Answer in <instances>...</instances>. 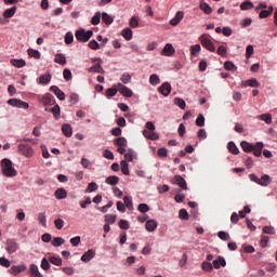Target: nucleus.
<instances>
[{"label":"nucleus","mask_w":277,"mask_h":277,"mask_svg":"<svg viewBox=\"0 0 277 277\" xmlns=\"http://www.w3.org/2000/svg\"><path fill=\"white\" fill-rule=\"evenodd\" d=\"M240 146L245 153H253L254 157H261L263 155V143L259 142L255 145L248 141H242Z\"/></svg>","instance_id":"nucleus-1"},{"label":"nucleus","mask_w":277,"mask_h":277,"mask_svg":"<svg viewBox=\"0 0 277 277\" xmlns=\"http://www.w3.org/2000/svg\"><path fill=\"white\" fill-rule=\"evenodd\" d=\"M1 168H2V174L4 176L14 177L18 172H16V169L12 166V160L4 158L1 161Z\"/></svg>","instance_id":"nucleus-2"},{"label":"nucleus","mask_w":277,"mask_h":277,"mask_svg":"<svg viewBox=\"0 0 277 277\" xmlns=\"http://www.w3.org/2000/svg\"><path fill=\"white\" fill-rule=\"evenodd\" d=\"M249 179L253 183L261 185V187H268V185H272V177L268 174H263L261 176V179H259V176H256V174L251 173V174H249Z\"/></svg>","instance_id":"nucleus-3"},{"label":"nucleus","mask_w":277,"mask_h":277,"mask_svg":"<svg viewBox=\"0 0 277 277\" xmlns=\"http://www.w3.org/2000/svg\"><path fill=\"white\" fill-rule=\"evenodd\" d=\"M146 129L147 130L143 131L144 137H146L147 140H151L153 142L159 140V134L155 132V123H153V121H148L146 123Z\"/></svg>","instance_id":"nucleus-4"},{"label":"nucleus","mask_w":277,"mask_h":277,"mask_svg":"<svg viewBox=\"0 0 277 277\" xmlns=\"http://www.w3.org/2000/svg\"><path fill=\"white\" fill-rule=\"evenodd\" d=\"M201 45L207 49V51H210L211 53H215V45L213 44V41H211V37L207 34H203L199 38Z\"/></svg>","instance_id":"nucleus-5"},{"label":"nucleus","mask_w":277,"mask_h":277,"mask_svg":"<svg viewBox=\"0 0 277 277\" xmlns=\"http://www.w3.org/2000/svg\"><path fill=\"white\" fill-rule=\"evenodd\" d=\"M17 153L29 159L34 155V147L29 144H19L17 146Z\"/></svg>","instance_id":"nucleus-6"},{"label":"nucleus","mask_w":277,"mask_h":277,"mask_svg":"<svg viewBox=\"0 0 277 277\" xmlns=\"http://www.w3.org/2000/svg\"><path fill=\"white\" fill-rule=\"evenodd\" d=\"M93 35L94 32L92 30L85 31L84 29H80L76 31V39L79 40V42H88Z\"/></svg>","instance_id":"nucleus-7"},{"label":"nucleus","mask_w":277,"mask_h":277,"mask_svg":"<svg viewBox=\"0 0 277 277\" xmlns=\"http://www.w3.org/2000/svg\"><path fill=\"white\" fill-rule=\"evenodd\" d=\"M92 67L89 68V72H98L100 75H105V69H103V60L101 58H92Z\"/></svg>","instance_id":"nucleus-8"},{"label":"nucleus","mask_w":277,"mask_h":277,"mask_svg":"<svg viewBox=\"0 0 277 277\" xmlns=\"http://www.w3.org/2000/svg\"><path fill=\"white\" fill-rule=\"evenodd\" d=\"M8 105H11V107H18V109H29V104L18 98L8 100Z\"/></svg>","instance_id":"nucleus-9"},{"label":"nucleus","mask_w":277,"mask_h":277,"mask_svg":"<svg viewBox=\"0 0 277 277\" xmlns=\"http://www.w3.org/2000/svg\"><path fill=\"white\" fill-rule=\"evenodd\" d=\"M116 88L122 96H126L127 98H131V96H133V91L131 89H129L127 85L119 82L116 85Z\"/></svg>","instance_id":"nucleus-10"},{"label":"nucleus","mask_w":277,"mask_h":277,"mask_svg":"<svg viewBox=\"0 0 277 277\" xmlns=\"http://www.w3.org/2000/svg\"><path fill=\"white\" fill-rule=\"evenodd\" d=\"M158 92L162 94V96H170L172 85L169 82H164L158 88Z\"/></svg>","instance_id":"nucleus-11"},{"label":"nucleus","mask_w":277,"mask_h":277,"mask_svg":"<svg viewBox=\"0 0 277 277\" xmlns=\"http://www.w3.org/2000/svg\"><path fill=\"white\" fill-rule=\"evenodd\" d=\"M5 250H6V252H9V254H14V252H16V250H18V243H16V241L14 239H9V240H6Z\"/></svg>","instance_id":"nucleus-12"},{"label":"nucleus","mask_w":277,"mask_h":277,"mask_svg":"<svg viewBox=\"0 0 277 277\" xmlns=\"http://www.w3.org/2000/svg\"><path fill=\"white\" fill-rule=\"evenodd\" d=\"M241 88H261V83L255 78L241 82Z\"/></svg>","instance_id":"nucleus-13"},{"label":"nucleus","mask_w":277,"mask_h":277,"mask_svg":"<svg viewBox=\"0 0 277 277\" xmlns=\"http://www.w3.org/2000/svg\"><path fill=\"white\" fill-rule=\"evenodd\" d=\"M174 53H176V50H174V47L171 43H167L161 52V55L171 57V55H174Z\"/></svg>","instance_id":"nucleus-14"},{"label":"nucleus","mask_w":277,"mask_h":277,"mask_svg":"<svg viewBox=\"0 0 277 277\" xmlns=\"http://www.w3.org/2000/svg\"><path fill=\"white\" fill-rule=\"evenodd\" d=\"M50 90L55 94L58 101H65L66 100V94L63 93L61 89H58L57 85H52Z\"/></svg>","instance_id":"nucleus-15"},{"label":"nucleus","mask_w":277,"mask_h":277,"mask_svg":"<svg viewBox=\"0 0 277 277\" xmlns=\"http://www.w3.org/2000/svg\"><path fill=\"white\" fill-rule=\"evenodd\" d=\"M212 265L214 269H220V267H224L226 265V259L224 256L219 255L213 262Z\"/></svg>","instance_id":"nucleus-16"},{"label":"nucleus","mask_w":277,"mask_h":277,"mask_svg":"<svg viewBox=\"0 0 277 277\" xmlns=\"http://www.w3.org/2000/svg\"><path fill=\"white\" fill-rule=\"evenodd\" d=\"M96 256V252L92 249H89L82 256H81V261L83 263H90V261H92V259Z\"/></svg>","instance_id":"nucleus-17"},{"label":"nucleus","mask_w":277,"mask_h":277,"mask_svg":"<svg viewBox=\"0 0 277 277\" xmlns=\"http://www.w3.org/2000/svg\"><path fill=\"white\" fill-rule=\"evenodd\" d=\"M185 16V13L182 11H179L175 16L170 21V25H172V27H176V25H179V23H181V21H183V17Z\"/></svg>","instance_id":"nucleus-18"},{"label":"nucleus","mask_w":277,"mask_h":277,"mask_svg":"<svg viewBox=\"0 0 277 277\" xmlns=\"http://www.w3.org/2000/svg\"><path fill=\"white\" fill-rule=\"evenodd\" d=\"M174 183H176V185H179V187H181V189L186 190L187 189V182L185 181V179L181 175H175L173 179Z\"/></svg>","instance_id":"nucleus-19"},{"label":"nucleus","mask_w":277,"mask_h":277,"mask_svg":"<svg viewBox=\"0 0 277 277\" xmlns=\"http://www.w3.org/2000/svg\"><path fill=\"white\" fill-rule=\"evenodd\" d=\"M41 103L43 105H55V97L51 93H47L42 96Z\"/></svg>","instance_id":"nucleus-20"},{"label":"nucleus","mask_w":277,"mask_h":277,"mask_svg":"<svg viewBox=\"0 0 277 277\" xmlns=\"http://www.w3.org/2000/svg\"><path fill=\"white\" fill-rule=\"evenodd\" d=\"M54 196L56 200H64L68 196V192L64 188H58L55 190Z\"/></svg>","instance_id":"nucleus-21"},{"label":"nucleus","mask_w":277,"mask_h":277,"mask_svg":"<svg viewBox=\"0 0 277 277\" xmlns=\"http://www.w3.org/2000/svg\"><path fill=\"white\" fill-rule=\"evenodd\" d=\"M25 269H27L25 265H19V266H12L9 272L13 276H18V274H21V272H25Z\"/></svg>","instance_id":"nucleus-22"},{"label":"nucleus","mask_w":277,"mask_h":277,"mask_svg":"<svg viewBox=\"0 0 277 277\" xmlns=\"http://www.w3.org/2000/svg\"><path fill=\"white\" fill-rule=\"evenodd\" d=\"M62 132L65 135V137H71L72 136V127L68 123H64L62 126Z\"/></svg>","instance_id":"nucleus-23"},{"label":"nucleus","mask_w":277,"mask_h":277,"mask_svg":"<svg viewBox=\"0 0 277 277\" xmlns=\"http://www.w3.org/2000/svg\"><path fill=\"white\" fill-rule=\"evenodd\" d=\"M10 64L12 65V66H15V68H23L24 66H26V62H25V60H23V58H19V60H17V58H12L11 61H10Z\"/></svg>","instance_id":"nucleus-24"},{"label":"nucleus","mask_w":277,"mask_h":277,"mask_svg":"<svg viewBox=\"0 0 277 277\" xmlns=\"http://www.w3.org/2000/svg\"><path fill=\"white\" fill-rule=\"evenodd\" d=\"M54 62L55 64H60V66H66V55L62 53L55 54Z\"/></svg>","instance_id":"nucleus-25"},{"label":"nucleus","mask_w":277,"mask_h":277,"mask_svg":"<svg viewBox=\"0 0 277 277\" xmlns=\"http://www.w3.org/2000/svg\"><path fill=\"white\" fill-rule=\"evenodd\" d=\"M145 228L146 230H148V233L155 232L157 229V221L155 220L147 221L145 224Z\"/></svg>","instance_id":"nucleus-26"},{"label":"nucleus","mask_w":277,"mask_h":277,"mask_svg":"<svg viewBox=\"0 0 277 277\" xmlns=\"http://www.w3.org/2000/svg\"><path fill=\"white\" fill-rule=\"evenodd\" d=\"M199 9L205 12V14H211L213 12V9H211V5L209 3L201 1L199 4Z\"/></svg>","instance_id":"nucleus-27"},{"label":"nucleus","mask_w":277,"mask_h":277,"mask_svg":"<svg viewBox=\"0 0 277 277\" xmlns=\"http://www.w3.org/2000/svg\"><path fill=\"white\" fill-rule=\"evenodd\" d=\"M51 74L41 75L39 77V83H41V85H47L48 83H51Z\"/></svg>","instance_id":"nucleus-28"},{"label":"nucleus","mask_w":277,"mask_h":277,"mask_svg":"<svg viewBox=\"0 0 277 277\" xmlns=\"http://www.w3.org/2000/svg\"><path fill=\"white\" fill-rule=\"evenodd\" d=\"M274 12V6H268V10H262L259 14L260 18H267L268 16H272Z\"/></svg>","instance_id":"nucleus-29"},{"label":"nucleus","mask_w":277,"mask_h":277,"mask_svg":"<svg viewBox=\"0 0 277 277\" xmlns=\"http://www.w3.org/2000/svg\"><path fill=\"white\" fill-rule=\"evenodd\" d=\"M30 275L34 277H42V274H40V271L38 269V265L31 264L29 266Z\"/></svg>","instance_id":"nucleus-30"},{"label":"nucleus","mask_w":277,"mask_h":277,"mask_svg":"<svg viewBox=\"0 0 277 277\" xmlns=\"http://www.w3.org/2000/svg\"><path fill=\"white\" fill-rule=\"evenodd\" d=\"M121 36L124 38V40H131L133 38V30H131V28H124L121 31Z\"/></svg>","instance_id":"nucleus-31"},{"label":"nucleus","mask_w":277,"mask_h":277,"mask_svg":"<svg viewBox=\"0 0 277 277\" xmlns=\"http://www.w3.org/2000/svg\"><path fill=\"white\" fill-rule=\"evenodd\" d=\"M227 148L232 155H239V148L235 144V142H229Z\"/></svg>","instance_id":"nucleus-32"},{"label":"nucleus","mask_w":277,"mask_h":277,"mask_svg":"<svg viewBox=\"0 0 277 277\" xmlns=\"http://www.w3.org/2000/svg\"><path fill=\"white\" fill-rule=\"evenodd\" d=\"M16 14V6H12L3 12L4 18H12Z\"/></svg>","instance_id":"nucleus-33"},{"label":"nucleus","mask_w":277,"mask_h":277,"mask_svg":"<svg viewBox=\"0 0 277 277\" xmlns=\"http://www.w3.org/2000/svg\"><path fill=\"white\" fill-rule=\"evenodd\" d=\"M102 21L105 23V25H111L114 23V17H111L109 14L106 12L102 13Z\"/></svg>","instance_id":"nucleus-34"},{"label":"nucleus","mask_w":277,"mask_h":277,"mask_svg":"<svg viewBox=\"0 0 277 277\" xmlns=\"http://www.w3.org/2000/svg\"><path fill=\"white\" fill-rule=\"evenodd\" d=\"M119 181H120V177L116 175H111L106 179L107 185H118Z\"/></svg>","instance_id":"nucleus-35"},{"label":"nucleus","mask_w":277,"mask_h":277,"mask_svg":"<svg viewBox=\"0 0 277 277\" xmlns=\"http://www.w3.org/2000/svg\"><path fill=\"white\" fill-rule=\"evenodd\" d=\"M96 189H98V184H96L95 182H91L89 183L84 192L85 194H92V192H96Z\"/></svg>","instance_id":"nucleus-36"},{"label":"nucleus","mask_w":277,"mask_h":277,"mask_svg":"<svg viewBox=\"0 0 277 277\" xmlns=\"http://www.w3.org/2000/svg\"><path fill=\"white\" fill-rule=\"evenodd\" d=\"M129 25L132 27V29H137V27H140V18H137V16H132L130 18Z\"/></svg>","instance_id":"nucleus-37"},{"label":"nucleus","mask_w":277,"mask_h":277,"mask_svg":"<svg viewBox=\"0 0 277 277\" xmlns=\"http://www.w3.org/2000/svg\"><path fill=\"white\" fill-rule=\"evenodd\" d=\"M254 8V4L250 0H246L240 4V10L246 11V10H252Z\"/></svg>","instance_id":"nucleus-38"},{"label":"nucleus","mask_w":277,"mask_h":277,"mask_svg":"<svg viewBox=\"0 0 277 277\" xmlns=\"http://www.w3.org/2000/svg\"><path fill=\"white\" fill-rule=\"evenodd\" d=\"M174 105L180 107V109H185V107H187V104L185 103V100H183L181 97H175L174 98Z\"/></svg>","instance_id":"nucleus-39"},{"label":"nucleus","mask_w":277,"mask_h":277,"mask_svg":"<svg viewBox=\"0 0 277 277\" xmlns=\"http://www.w3.org/2000/svg\"><path fill=\"white\" fill-rule=\"evenodd\" d=\"M149 83L151 85H159V83H161V79H159V76L157 74H153L149 77Z\"/></svg>","instance_id":"nucleus-40"},{"label":"nucleus","mask_w":277,"mask_h":277,"mask_svg":"<svg viewBox=\"0 0 277 277\" xmlns=\"http://www.w3.org/2000/svg\"><path fill=\"white\" fill-rule=\"evenodd\" d=\"M64 243H66V240L62 237H55L52 241V246H54V248H60V246H64Z\"/></svg>","instance_id":"nucleus-41"},{"label":"nucleus","mask_w":277,"mask_h":277,"mask_svg":"<svg viewBox=\"0 0 277 277\" xmlns=\"http://www.w3.org/2000/svg\"><path fill=\"white\" fill-rule=\"evenodd\" d=\"M200 44H195L190 47V55L193 57H198V54L200 53Z\"/></svg>","instance_id":"nucleus-42"},{"label":"nucleus","mask_w":277,"mask_h":277,"mask_svg":"<svg viewBox=\"0 0 277 277\" xmlns=\"http://www.w3.org/2000/svg\"><path fill=\"white\" fill-rule=\"evenodd\" d=\"M121 172H122V174H124V176H129V174H130L129 163L127 162V160H121Z\"/></svg>","instance_id":"nucleus-43"},{"label":"nucleus","mask_w":277,"mask_h":277,"mask_svg":"<svg viewBox=\"0 0 277 277\" xmlns=\"http://www.w3.org/2000/svg\"><path fill=\"white\" fill-rule=\"evenodd\" d=\"M224 68H225V70H230L232 72H236V70H237V67L230 61H227L224 63Z\"/></svg>","instance_id":"nucleus-44"},{"label":"nucleus","mask_w":277,"mask_h":277,"mask_svg":"<svg viewBox=\"0 0 277 277\" xmlns=\"http://www.w3.org/2000/svg\"><path fill=\"white\" fill-rule=\"evenodd\" d=\"M213 264H211V262H202L201 263V268L203 269V272H213Z\"/></svg>","instance_id":"nucleus-45"},{"label":"nucleus","mask_w":277,"mask_h":277,"mask_svg":"<svg viewBox=\"0 0 277 277\" xmlns=\"http://www.w3.org/2000/svg\"><path fill=\"white\" fill-rule=\"evenodd\" d=\"M115 146L127 147V138L118 137L114 141Z\"/></svg>","instance_id":"nucleus-46"},{"label":"nucleus","mask_w":277,"mask_h":277,"mask_svg":"<svg viewBox=\"0 0 277 277\" xmlns=\"http://www.w3.org/2000/svg\"><path fill=\"white\" fill-rule=\"evenodd\" d=\"M49 261H50V263H52V265H56L57 267H61V265H62V259L61 258L50 256Z\"/></svg>","instance_id":"nucleus-47"},{"label":"nucleus","mask_w":277,"mask_h":277,"mask_svg":"<svg viewBox=\"0 0 277 277\" xmlns=\"http://www.w3.org/2000/svg\"><path fill=\"white\" fill-rule=\"evenodd\" d=\"M28 55L35 60H40V51L38 50L28 49Z\"/></svg>","instance_id":"nucleus-48"},{"label":"nucleus","mask_w":277,"mask_h":277,"mask_svg":"<svg viewBox=\"0 0 277 277\" xmlns=\"http://www.w3.org/2000/svg\"><path fill=\"white\" fill-rule=\"evenodd\" d=\"M116 94H118V87L115 88H110L106 90V96L107 98H111V96H116Z\"/></svg>","instance_id":"nucleus-49"},{"label":"nucleus","mask_w":277,"mask_h":277,"mask_svg":"<svg viewBox=\"0 0 277 277\" xmlns=\"http://www.w3.org/2000/svg\"><path fill=\"white\" fill-rule=\"evenodd\" d=\"M123 202H124L127 209H129V211H133V200H131L128 196H126L123 198Z\"/></svg>","instance_id":"nucleus-50"},{"label":"nucleus","mask_w":277,"mask_h":277,"mask_svg":"<svg viewBox=\"0 0 277 277\" xmlns=\"http://www.w3.org/2000/svg\"><path fill=\"white\" fill-rule=\"evenodd\" d=\"M50 111L53 114L55 120H60V105H55Z\"/></svg>","instance_id":"nucleus-51"},{"label":"nucleus","mask_w":277,"mask_h":277,"mask_svg":"<svg viewBox=\"0 0 277 277\" xmlns=\"http://www.w3.org/2000/svg\"><path fill=\"white\" fill-rule=\"evenodd\" d=\"M41 269H44L45 272H48V269H51V264L49 263V260H47V258H43L41 260Z\"/></svg>","instance_id":"nucleus-52"},{"label":"nucleus","mask_w":277,"mask_h":277,"mask_svg":"<svg viewBox=\"0 0 277 277\" xmlns=\"http://www.w3.org/2000/svg\"><path fill=\"white\" fill-rule=\"evenodd\" d=\"M137 210L141 213H148V211H150V207H148L146 203H140Z\"/></svg>","instance_id":"nucleus-53"},{"label":"nucleus","mask_w":277,"mask_h":277,"mask_svg":"<svg viewBox=\"0 0 277 277\" xmlns=\"http://www.w3.org/2000/svg\"><path fill=\"white\" fill-rule=\"evenodd\" d=\"M119 228H121V230H129V228H130L129 221L120 220L119 221Z\"/></svg>","instance_id":"nucleus-54"},{"label":"nucleus","mask_w":277,"mask_h":277,"mask_svg":"<svg viewBox=\"0 0 277 277\" xmlns=\"http://www.w3.org/2000/svg\"><path fill=\"white\" fill-rule=\"evenodd\" d=\"M101 23V12H96L91 19L92 25H98Z\"/></svg>","instance_id":"nucleus-55"},{"label":"nucleus","mask_w":277,"mask_h":277,"mask_svg":"<svg viewBox=\"0 0 277 277\" xmlns=\"http://www.w3.org/2000/svg\"><path fill=\"white\" fill-rule=\"evenodd\" d=\"M106 224H115L116 223V215L114 214H106L105 215Z\"/></svg>","instance_id":"nucleus-56"},{"label":"nucleus","mask_w":277,"mask_h":277,"mask_svg":"<svg viewBox=\"0 0 277 277\" xmlns=\"http://www.w3.org/2000/svg\"><path fill=\"white\" fill-rule=\"evenodd\" d=\"M38 220L40 222V224L47 228V215L44 213H39L38 214Z\"/></svg>","instance_id":"nucleus-57"},{"label":"nucleus","mask_w":277,"mask_h":277,"mask_svg":"<svg viewBox=\"0 0 277 277\" xmlns=\"http://www.w3.org/2000/svg\"><path fill=\"white\" fill-rule=\"evenodd\" d=\"M89 48H91L92 51H98V49H101V44H98L96 40H91L89 42Z\"/></svg>","instance_id":"nucleus-58"},{"label":"nucleus","mask_w":277,"mask_h":277,"mask_svg":"<svg viewBox=\"0 0 277 277\" xmlns=\"http://www.w3.org/2000/svg\"><path fill=\"white\" fill-rule=\"evenodd\" d=\"M260 118L266 122V124H272V115L271 114H263Z\"/></svg>","instance_id":"nucleus-59"},{"label":"nucleus","mask_w":277,"mask_h":277,"mask_svg":"<svg viewBox=\"0 0 277 277\" xmlns=\"http://www.w3.org/2000/svg\"><path fill=\"white\" fill-rule=\"evenodd\" d=\"M74 40H75V36H72V32H67L65 35V44H72Z\"/></svg>","instance_id":"nucleus-60"},{"label":"nucleus","mask_w":277,"mask_h":277,"mask_svg":"<svg viewBox=\"0 0 277 277\" xmlns=\"http://www.w3.org/2000/svg\"><path fill=\"white\" fill-rule=\"evenodd\" d=\"M217 55H221L222 57H224V55H226V53H228V49H226V47L224 45H220L216 50Z\"/></svg>","instance_id":"nucleus-61"},{"label":"nucleus","mask_w":277,"mask_h":277,"mask_svg":"<svg viewBox=\"0 0 277 277\" xmlns=\"http://www.w3.org/2000/svg\"><path fill=\"white\" fill-rule=\"evenodd\" d=\"M196 126L197 127H203L205 126V116L202 114H199L196 119Z\"/></svg>","instance_id":"nucleus-62"},{"label":"nucleus","mask_w":277,"mask_h":277,"mask_svg":"<svg viewBox=\"0 0 277 277\" xmlns=\"http://www.w3.org/2000/svg\"><path fill=\"white\" fill-rule=\"evenodd\" d=\"M179 217L181 220H189V214L187 213V210L181 209L179 212Z\"/></svg>","instance_id":"nucleus-63"},{"label":"nucleus","mask_w":277,"mask_h":277,"mask_svg":"<svg viewBox=\"0 0 277 277\" xmlns=\"http://www.w3.org/2000/svg\"><path fill=\"white\" fill-rule=\"evenodd\" d=\"M217 237H220L222 241H228V239H230V235L226 232H219Z\"/></svg>","instance_id":"nucleus-64"}]
</instances>
